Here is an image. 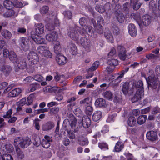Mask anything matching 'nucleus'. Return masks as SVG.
<instances>
[{
	"label": "nucleus",
	"instance_id": "obj_1",
	"mask_svg": "<svg viewBox=\"0 0 160 160\" xmlns=\"http://www.w3.org/2000/svg\"><path fill=\"white\" fill-rule=\"evenodd\" d=\"M72 118L71 119V128L69 129L68 130V136L70 139H75L76 137V133L78 131V128L76 127L77 120L76 118L74 116L71 115Z\"/></svg>",
	"mask_w": 160,
	"mask_h": 160
},
{
	"label": "nucleus",
	"instance_id": "obj_2",
	"mask_svg": "<svg viewBox=\"0 0 160 160\" xmlns=\"http://www.w3.org/2000/svg\"><path fill=\"white\" fill-rule=\"evenodd\" d=\"M78 31L80 34L83 36H89L92 38H95L97 36V34L93 31V28L90 26H86L85 28H80Z\"/></svg>",
	"mask_w": 160,
	"mask_h": 160
},
{
	"label": "nucleus",
	"instance_id": "obj_3",
	"mask_svg": "<svg viewBox=\"0 0 160 160\" xmlns=\"http://www.w3.org/2000/svg\"><path fill=\"white\" fill-rule=\"evenodd\" d=\"M60 22L59 20L57 18H55L53 21H52V20L49 19L48 22H47L45 25L46 29L49 31L54 30L55 27H58L59 26Z\"/></svg>",
	"mask_w": 160,
	"mask_h": 160
},
{
	"label": "nucleus",
	"instance_id": "obj_4",
	"mask_svg": "<svg viewBox=\"0 0 160 160\" xmlns=\"http://www.w3.org/2000/svg\"><path fill=\"white\" fill-rule=\"evenodd\" d=\"M19 45L24 51H27L29 49V40L26 38L22 37L19 40Z\"/></svg>",
	"mask_w": 160,
	"mask_h": 160
},
{
	"label": "nucleus",
	"instance_id": "obj_5",
	"mask_svg": "<svg viewBox=\"0 0 160 160\" xmlns=\"http://www.w3.org/2000/svg\"><path fill=\"white\" fill-rule=\"evenodd\" d=\"M28 58L31 64H36L39 61V58L38 54L33 51H30L28 53Z\"/></svg>",
	"mask_w": 160,
	"mask_h": 160
},
{
	"label": "nucleus",
	"instance_id": "obj_6",
	"mask_svg": "<svg viewBox=\"0 0 160 160\" xmlns=\"http://www.w3.org/2000/svg\"><path fill=\"white\" fill-rule=\"evenodd\" d=\"M38 51L40 54L47 58H51L52 56V53L46 47L40 46L38 47Z\"/></svg>",
	"mask_w": 160,
	"mask_h": 160
},
{
	"label": "nucleus",
	"instance_id": "obj_7",
	"mask_svg": "<svg viewBox=\"0 0 160 160\" xmlns=\"http://www.w3.org/2000/svg\"><path fill=\"white\" fill-rule=\"evenodd\" d=\"M80 42L87 52H89L90 51L91 44L89 39L85 37H82L80 40Z\"/></svg>",
	"mask_w": 160,
	"mask_h": 160
},
{
	"label": "nucleus",
	"instance_id": "obj_8",
	"mask_svg": "<svg viewBox=\"0 0 160 160\" xmlns=\"http://www.w3.org/2000/svg\"><path fill=\"white\" fill-rule=\"evenodd\" d=\"M117 49L120 59L122 60H125L127 57L126 48L123 46L119 45L117 46Z\"/></svg>",
	"mask_w": 160,
	"mask_h": 160
},
{
	"label": "nucleus",
	"instance_id": "obj_9",
	"mask_svg": "<svg viewBox=\"0 0 160 160\" xmlns=\"http://www.w3.org/2000/svg\"><path fill=\"white\" fill-rule=\"evenodd\" d=\"M55 59L58 64L60 66L64 65L68 61L67 58L61 53L56 55Z\"/></svg>",
	"mask_w": 160,
	"mask_h": 160
},
{
	"label": "nucleus",
	"instance_id": "obj_10",
	"mask_svg": "<svg viewBox=\"0 0 160 160\" xmlns=\"http://www.w3.org/2000/svg\"><path fill=\"white\" fill-rule=\"evenodd\" d=\"M12 68L8 65H2L0 66V71L2 74L5 76H7L10 73L12 70Z\"/></svg>",
	"mask_w": 160,
	"mask_h": 160
},
{
	"label": "nucleus",
	"instance_id": "obj_11",
	"mask_svg": "<svg viewBox=\"0 0 160 160\" xmlns=\"http://www.w3.org/2000/svg\"><path fill=\"white\" fill-rule=\"evenodd\" d=\"M68 35L72 40L77 41L78 39V34L75 28H71L68 32Z\"/></svg>",
	"mask_w": 160,
	"mask_h": 160
},
{
	"label": "nucleus",
	"instance_id": "obj_12",
	"mask_svg": "<svg viewBox=\"0 0 160 160\" xmlns=\"http://www.w3.org/2000/svg\"><path fill=\"white\" fill-rule=\"evenodd\" d=\"M92 104V99L89 97H87L80 101L79 102V108L84 109L86 107Z\"/></svg>",
	"mask_w": 160,
	"mask_h": 160
},
{
	"label": "nucleus",
	"instance_id": "obj_13",
	"mask_svg": "<svg viewBox=\"0 0 160 160\" xmlns=\"http://www.w3.org/2000/svg\"><path fill=\"white\" fill-rule=\"evenodd\" d=\"M95 105L97 108H105L107 106L106 100L102 98L97 99L95 101Z\"/></svg>",
	"mask_w": 160,
	"mask_h": 160
},
{
	"label": "nucleus",
	"instance_id": "obj_14",
	"mask_svg": "<svg viewBox=\"0 0 160 160\" xmlns=\"http://www.w3.org/2000/svg\"><path fill=\"white\" fill-rule=\"evenodd\" d=\"M146 136L148 139L152 141H156L158 138L157 132L153 131L148 132L146 134Z\"/></svg>",
	"mask_w": 160,
	"mask_h": 160
},
{
	"label": "nucleus",
	"instance_id": "obj_15",
	"mask_svg": "<svg viewBox=\"0 0 160 160\" xmlns=\"http://www.w3.org/2000/svg\"><path fill=\"white\" fill-rule=\"evenodd\" d=\"M31 38L37 44H45V39L42 36L36 34L34 35H32Z\"/></svg>",
	"mask_w": 160,
	"mask_h": 160
},
{
	"label": "nucleus",
	"instance_id": "obj_16",
	"mask_svg": "<svg viewBox=\"0 0 160 160\" xmlns=\"http://www.w3.org/2000/svg\"><path fill=\"white\" fill-rule=\"evenodd\" d=\"M126 122L128 126L133 127L136 123V120L134 117L132 115H129L128 117Z\"/></svg>",
	"mask_w": 160,
	"mask_h": 160
},
{
	"label": "nucleus",
	"instance_id": "obj_17",
	"mask_svg": "<svg viewBox=\"0 0 160 160\" xmlns=\"http://www.w3.org/2000/svg\"><path fill=\"white\" fill-rule=\"evenodd\" d=\"M16 64L17 67L20 69H24L27 68L26 60L24 59H18L17 61Z\"/></svg>",
	"mask_w": 160,
	"mask_h": 160
},
{
	"label": "nucleus",
	"instance_id": "obj_18",
	"mask_svg": "<svg viewBox=\"0 0 160 160\" xmlns=\"http://www.w3.org/2000/svg\"><path fill=\"white\" fill-rule=\"evenodd\" d=\"M82 123L83 127L84 128H88L91 123L90 118L88 116H84L82 119Z\"/></svg>",
	"mask_w": 160,
	"mask_h": 160
},
{
	"label": "nucleus",
	"instance_id": "obj_19",
	"mask_svg": "<svg viewBox=\"0 0 160 160\" xmlns=\"http://www.w3.org/2000/svg\"><path fill=\"white\" fill-rule=\"evenodd\" d=\"M144 92L142 91H137L134 96L132 98V101L133 102H136L140 100L144 95Z\"/></svg>",
	"mask_w": 160,
	"mask_h": 160
},
{
	"label": "nucleus",
	"instance_id": "obj_20",
	"mask_svg": "<svg viewBox=\"0 0 160 160\" xmlns=\"http://www.w3.org/2000/svg\"><path fill=\"white\" fill-rule=\"evenodd\" d=\"M22 90L19 88H16L9 92L8 94V97L14 98L18 96L21 92Z\"/></svg>",
	"mask_w": 160,
	"mask_h": 160
},
{
	"label": "nucleus",
	"instance_id": "obj_21",
	"mask_svg": "<svg viewBox=\"0 0 160 160\" xmlns=\"http://www.w3.org/2000/svg\"><path fill=\"white\" fill-rule=\"evenodd\" d=\"M128 32L133 37L137 35V30L135 25L133 24H130L128 26Z\"/></svg>",
	"mask_w": 160,
	"mask_h": 160
},
{
	"label": "nucleus",
	"instance_id": "obj_22",
	"mask_svg": "<svg viewBox=\"0 0 160 160\" xmlns=\"http://www.w3.org/2000/svg\"><path fill=\"white\" fill-rule=\"evenodd\" d=\"M132 86L138 89L137 91H142L144 92L143 84L142 81L139 80L138 82L135 81L133 82Z\"/></svg>",
	"mask_w": 160,
	"mask_h": 160
},
{
	"label": "nucleus",
	"instance_id": "obj_23",
	"mask_svg": "<svg viewBox=\"0 0 160 160\" xmlns=\"http://www.w3.org/2000/svg\"><path fill=\"white\" fill-rule=\"evenodd\" d=\"M151 18L150 15L146 14L142 17V22L143 25L145 26H148L151 23Z\"/></svg>",
	"mask_w": 160,
	"mask_h": 160
},
{
	"label": "nucleus",
	"instance_id": "obj_24",
	"mask_svg": "<svg viewBox=\"0 0 160 160\" xmlns=\"http://www.w3.org/2000/svg\"><path fill=\"white\" fill-rule=\"evenodd\" d=\"M57 35L56 32H53L47 34L46 36V40L49 42H53L57 40Z\"/></svg>",
	"mask_w": 160,
	"mask_h": 160
},
{
	"label": "nucleus",
	"instance_id": "obj_25",
	"mask_svg": "<svg viewBox=\"0 0 160 160\" xmlns=\"http://www.w3.org/2000/svg\"><path fill=\"white\" fill-rule=\"evenodd\" d=\"M35 31L39 34H42L44 31V25L42 23L35 24Z\"/></svg>",
	"mask_w": 160,
	"mask_h": 160
},
{
	"label": "nucleus",
	"instance_id": "obj_26",
	"mask_svg": "<svg viewBox=\"0 0 160 160\" xmlns=\"http://www.w3.org/2000/svg\"><path fill=\"white\" fill-rule=\"evenodd\" d=\"M69 52L73 55H76L78 53V50L75 44L71 43L69 44Z\"/></svg>",
	"mask_w": 160,
	"mask_h": 160
},
{
	"label": "nucleus",
	"instance_id": "obj_27",
	"mask_svg": "<svg viewBox=\"0 0 160 160\" xmlns=\"http://www.w3.org/2000/svg\"><path fill=\"white\" fill-rule=\"evenodd\" d=\"M54 126L53 122L49 121L43 125L42 128L44 131H48L52 129Z\"/></svg>",
	"mask_w": 160,
	"mask_h": 160
},
{
	"label": "nucleus",
	"instance_id": "obj_28",
	"mask_svg": "<svg viewBox=\"0 0 160 160\" xmlns=\"http://www.w3.org/2000/svg\"><path fill=\"white\" fill-rule=\"evenodd\" d=\"M102 116V113L99 111H96L93 114L92 119L94 122H97L99 120Z\"/></svg>",
	"mask_w": 160,
	"mask_h": 160
},
{
	"label": "nucleus",
	"instance_id": "obj_29",
	"mask_svg": "<svg viewBox=\"0 0 160 160\" xmlns=\"http://www.w3.org/2000/svg\"><path fill=\"white\" fill-rule=\"evenodd\" d=\"M1 33L3 37L7 40L10 39L12 37V34L11 32L7 30H2Z\"/></svg>",
	"mask_w": 160,
	"mask_h": 160
},
{
	"label": "nucleus",
	"instance_id": "obj_30",
	"mask_svg": "<svg viewBox=\"0 0 160 160\" xmlns=\"http://www.w3.org/2000/svg\"><path fill=\"white\" fill-rule=\"evenodd\" d=\"M8 58L14 64L15 63V62H17V61L19 59L18 58L16 53L13 51H10Z\"/></svg>",
	"mask_w": 160,
	"mask_h": 160
},
{
	"label": "nucleus",
	"instance_id": "obj_31",
	"mask_svg": "<svg viewBox=\"0 0 160 160\" xmlns=\"http://www.w3.org/2000/svg\"><path fill=\"white\" fill-rule=\"evenodd\" d=\"M123 148L124 145L122 142L119 141L116 143L114 150L115 152H118L121 151Z\"/></svg>",
	"mask_w": 160,
	"mask_h": 160
},
{
	"label": "nucleus",
	"instance_id": "obj_32",
	"mask_svg": "<svg viewBox=\"0 0 160 160\" xmlns=\"http://www.w3.org/2000/svg\"><path fill=\"white\" fill-rule=\"evenodd\" d=\"M104 35L108 42L112 43L114 42V38L111 32L109 31L108 32H104Z\"/></svg>",
	"mask_w": 160,
	"mask_h": 160
},
{
	"label": "nucleus",
	"instance_id": "obj_33",
	"mask_svg": "<svg viewBox=\"0 0 160 160\" xmlns=\"http://www.w3.org/2000/svg\"><path fill=\"white\" fill-rule=\"evenodd\" d=\"M115 17L118 21L120 23H122L125 19V16L124 14L122 13H116L114 15Z\"/></svg>",
	"mask_w": 160,
	"mask_h": 160
},
{
	"label": "nucleus",
	"instance_id": "obj_34",
	"mask_svg": "<svg viewBox=\"0 0 160 160\" xmlns=\"http://www.w3.org/2000/svg\"><path fill=\"white\" fill-rule=\"evenodd\" d=\"M147 118V115H142L139 116L137 119V122L139 125H142L146 122Z\"/></svg>",
	"mask_w": 160,
	"mask_h": 160
},
{
	"label": "nucleus",
	"instance_id": "obj_35",
	"mask_svg": "<svg viewBox=\"0 0 160 160\" xmlns=\"http://www.w3.org/2000/svg\"><path fill=\"white\" fill-rule=\"evenodd\" d=\"M3 5L7 9H12L14 6L12 2L9 0H5L3 2Z\"/></svg>",
	"mask_w": 160,
	"mask_h": 160
},
{
	"label": "nucleus",
	"instance_id": "obj_36",
	"mask_svg": "<svg viewBox=\"0 0 160 160\" xmlns=\"http://www.w3.org/2000/svg\"><path fill=\"white\" fill-rule=\"evenodd\" d=\"M129 87V83L125 82L123 84L122 87V91L124 95H126L128 94Z\"/></svg>",
	"mask_w": 160,
	"mask_h": 160
},
{
	"label": "nucleus",
	"instance_id": "obj_37",
	"mask_svg": "<svg viewBox=\"0 0 160 160\" xmlns=\"http://www.w3.org/2000/svg\"><path fill=\"white\" fill-rule=\"evenodd\" d=\"M54 52L56 55L60 53L62 49L59 42H56V43L54 46Z\"/></svg>",
	"mask_w": 160,
	"mask_h": 160
},
{
	"label": "nucleus",
	"instance_id": "obj_38",
	"mask_svg": "<svg viewBox=\"0 0 160 160\" xmlns=\"http://www.w3.org/2000/svg\"><path fill=\"white\" fill-rule=\"evenodd\" d=\"M71 115H72L73 116H74L73 114H70L69 115V118L70 119V121L68 119L66 118L65 119L63 123V127L65 128H67L69 126L71 127V119L72 118V116H70Z\"/></svg>",
	"mask_w": 160,
	"mask_h": 160
},
{
	"label": "nucleus",
	"instance_id": "obj_39",
	"mask_svg": "<svg viewBox=\"0 0 160 160\" xmlns=\"http://www.w3.org/2000/svg\"><path fill=\"white\" fill-rule=\"evenodd\" d=\"M138 0H131V3L133 6L134 10H138L140 7L141 4L138 3Z\"/></svg>",
	"mask_w": 160,
	"mask_h": 160
},
{
	"label": "nucleus",
	"instance_id": "obj_40",
	"mask_svg": "<svg viewBox=\"0 0 160 160\" xmlns=\"http://www.w3.org/2000/svg\"><path fill=\"white\" fill-rule=\"evenodd\" d=\"M107 63L109 65L115 67L118 64L119 62L117 59L111 58L108 60Z\"/></svg>",
	"mask_w": 160,
	"mask_h": 160
},
{
	"label": "nucleus",
	"instance_id": "obj_41",
	"mask_svg": "<svg viewBox=\"0 0 160 160\" xmlns=\"http://www.w3.org/2000/svg\"><path fill=\"white\" fill-rule=\"evenodd\" d=\"M22 140V143H21L20 146L22 148H27L31 143V141L28 139H24L23 138Z\"/></svg>",
	"mask_w": 160,
	"mask_h": 160
},
{
	"label": "nucleus",
	"instance_id": "obj_42",
	"mask_svg": "<svg viewBox=\"0 0 160 160\" xmlns=\"http://www.w3.org/2000/svg\"><path fill=\"white\" fill-rule=\"evenodd\" d=\"M59 108L58 107H55L53 108H49V113L51 115L56 116L59 111Z\"/></svg>",
	"mask_w": 160,
	"mask_h": 160
},
{
	"label": "nucleus",
	"instance_id": "obj_43",
	"mask_svg": "<svg viewBox=\"0 0 160 160\" xmlns=\"http://www.w3.org/2000/svg\"><path fill=\"white\" fill-rule=\"evenodd\" d=\"M65 17L68 19H71L72 17V14L71 11L67 10L63 11L62 12Z\"/></svg>",
	"mask_w": 160,
	"mask_h": 160
},
{
	"label": "nucleus",
	"instance_id": "obj_44",
	"mask_svg": "<svg viewBox=\"0 0 160 160\" xmlns=\"http://www.w3.org/2000/svg\"><path fill=\"white\" fill-rule=\"evenodd\" d=\"M104 97L106 99L112 100L113 95L112 92L110 91H106L103 94Z\"/></svg>",
	"mask_w": 160,
	"mask_h": 160
},
{
	"label": "nucleus",
	"instance_id": "obj_45",
	"mask_svg": "<svg viewBox=\"0 0 160 160\" xmlns=\"http://www.w3.org/2000/svg\"><path fill=\"white\" fill-rule=\"evenodd\" d=\"M14 14L15 12L12 9H7L3 15L5 17L8 18L14 15Z\"/></svg>",
	"mask_w": 160,
	"mask_h": 160
},
{
	"label": "nucleus",
	"instance_id": "obj_46",
	"mask_svg": "<svg viewBox=\"0 0 160 160\" xmlns=\"http://www.w3.org/2000/svg\"><path fill=\"white\" fill-rule=\"evenodd\" d=\"M85 109L86 114L88 116H91L93 111V108L92 106V104L88 105L85 108Z\"/></svg>",
	"mask_w": 160,
	"mask_h": 160
},
{
	"label": "nucleus",
	"instance_id": "obj_47",
	"mask_svg": "<svg viewBox=\"0 0 160 160\" xmlns=\"http://www.w3.org/2000/svg\"><path fill=\"white\" fill-rule=\"evenodd\" d=\"M98 146L101 149L104 150H106L109 149L108 145L105 142H101L98 143Z\"/></svg>",
	"mask_w": 160,
	"mask_h": 160
},
{
	"label": "nucleus",
	"instance_id": "obj_48",
	"mask_svg": "<svg viewBox=\"0 0 160 160\" xmlns=\"http://www.w3.org/2000/svg\"><path fill=\"white\" fill-rule=\"evenodd\" d=\"M95 9L99 13H103L105 11L103 6L100 4H97L95 7Z\"/></svg>",
	"mask_w": 160,
	"mask_h": 160
},
{
	"label": "nucleus",
	"instance_id": "obj_49",
	"mask_svg": "<svg viewBox=\"0 0 160 160\" xmlns=\"http://www.w3.org/2000/svg\"><path fill=\"white\" fill-rule=\"evenodd\" d=\"M99 65V62L96 61L92 64L91 67L89 68V70L91 71H94L97 69Z\"/></svg>",
	"mask_w": 160,
	"mask_h": 160
},
{
	"label": "nucleus",
	"instance_id": "obj_50",
	"mask_svg": "<svg viewBox=\"0 0 160 160\" xmlns=\"http://www.w3.org/2000/svg\"><path fill=\"white\" fill-rule=\"evenodd\" d=\"M111 29L114 35H117L120 33V30L118 27L116 25H113Z\"/></svg>",
	"mask_w": 160,
	"mask_h": 160
},
{
	"label": "nucleus",
	"instance_id": "obj_51",
	"mask_svg": "<svg viewBox=\"0 0 160 160\" xmlns=\"http://www.w3.org/2000/svg\"><path fill=\"white\" fill-rule=\"evenodd\" d=\"M148 86H151V84L149 83V82L152 83L154 82L155 80V78L153 76H148V78L146 77H145Z\"/></svg>",
	"mask_w": 160,
	"mask_h": 160
},
{
	"label": "nucleus",
	"instance_id": "obj_52",
	"mask_svg": "<svg viewBox=\"0 0 160 160\" xmlns=\"http://www.w3.org/2000/svg\"><path fill=\"white\" fill-rule=\"evenodd\" d=\"M23 138L21 137H16L14 139V145L15 147L18 146V145L20 146Z\"/></svg>",
	"mask_w": 160,
	"mask_h": 160
},
{
	"label": "nucleus",
	"instance_id": "obj_53",
	"mask_svg": "<svg viewBox=\"0 0 160 160\" xmlns=\"http://www.w3.org/2000/svg\"><path fill=\"white\" fill-rule=\"evenodd\" d=\"M121 6L119 4H117L115 6L114 9V14H116V13H122V12Z\"/></svg>",
	"mask_w": 160,
	"mask_h": 160
},
{
	"label": "nucleus",
	"instance_id": "obj_54",
	"mask_svg": "<svg viewBox=\"0 0 160 160\" xmlns=\"http://www.w3.org/2000/svg\"><path fill=\"white\" fill-rule=\"evenodd\" d=\"M49 8L47 6H44L42 7L40 9V12L42 14H44L48 12Z\"/></svg>",
	"mask_w": 160,
	"mask_h": 160
},
{
	"label": "nucleus",
	"instance_id": "obj_55",
	"mask_svg": "<svg viewBox=\"0 0 160 160\" xmlns=\"http://www.w3.org/2000/svg\"><path fill=\"white\" fill-rule=\"evenodd\" d=\"M74 113L76 116L78 117H81L82 115V112L81 109L76 108L74 110Z\"/></svg>",
	"mask_w": 160,
	"mask_h": 160
},
{
	"label": "nucleus",
	"instance_id": "obj_56",
	"mask_svg": "<svg viewBox=\"0 0 160 160\" xmlns=\"http://www.w3.org/2000/svg\"><path fill=\"white\" fill-rule=\"evenodd\" d=\"M63 99V94L62 93L60 92L56 94L55 98L54 100L56 99L58 101H61Z\"/></svg>",
	"mask_w": 160,
	"mask_h": 160
},
{
	"label": "nucleus",
	"instance_id": "obj_57",
	"mask_svg": "<svg viewBox=\"0 0 160 160\" xmlns=\"http://www.w3.org/2000/svg\"><path fill=\"white\" fill-rule=\"evenodd\" d=\"M34 95L33 94H30L27 98V104L28 105H30L33 102Z\"/></svg>",
	"mask_w": 160,
	"mask_h": 160
},
{
	"label": "nucleus",
	"instance_id": "obj_58",
	"mask_svg": "<svg viewBox=\"0 0 160 160\" xmlns=\"http://www.w3.org/2000/svg\"><path fill=\"white\" fill-rule=\"evenodd\" d=\"M12 113V110L9 109L6 112V114L4 115L2 117L4 118H9L11 117Z\"/></svg>",
	"mask_w": 160,
	"mask_h": 160
},
{
	"label": "nucleus",
	"instance_id": "obj_59",
	"mask_svg": "<svg viewBox=\"0 0 160 160\" xmlns=\"http://www.w3.org/2000/svg\"><path fill=\"white\" fill-rule=\"evenodd\" d=\"M116 53V51L114 48H113L111 49L110 52L108 54V58H111L112 57L115 56Z\"/></svg>",
	"mask_w": 160,
	"mask_h": 160
},
{
	"label": "nucleus",
	"instance_id": "obj_60",
	"mask_svg": "<svg viewBox=\"0 0 160 160\" xmlns=\"http://www.w3.org/2000/svg\"><path fill=\"white\" fill-rule=\"evenodd\" d=\"M33 79L36 81L41 82L43 80V78L41 75L38 74L34 76Z\"/></svg>",
	"mask_w": 160,
	"mask_h": 160
},
{
	"label": "nucleus",
	"instance_id": "obj_61",
	"mask_svg": "<svg viewBox=\"0 0 160 160\" xmlns=\"http://www.w3.org/2000/svg\"><path fill=\"white\" fill-rule=\"evenodd\" d=\"M95 29L97 33L101 34L103 33V28L102 26H98L96 27Z\"/></svg>",
	"mask_w": 160,
	"mask_h": 160
},
{
	"label": "nucleus",
	"instance_id": "obj_62",
	"mask_svg": "<svg viewBox=\"0 0 160 160\" xmlns=\"http://www.w3.org/2000/svg\"><path fill=\"white\" fill-rule=\"evenodd\" d=\"M2 160H13L12 156L10 154H4L2 158Z\"/></svg>",
	"mask_w": 160,
	"mask_h": 160
},
{
	"label": "nucleus",
	"instance_id": "obj_63",
	"mask_svg": "<svg viewBox=\"0 0 160 160\" xmlns=\"http://www.w3.org/2000/svg\"><path fill=\"white\" fill-rule=\"evenodd\" d=\"M97 20L98 26H102V24L104 23L103 18L101 15L98 17Z\"/></svg>",
	"mask_w": 160,
	"mask_h": 160
},
{
	"label": "nucleus",
	"instance_id": "obj_64",
	"mask_svg": "<svg viewBox=\"0 0 160 160\" xmlns=\"http://www.w3.org/2000/svg\"><path fill=\"white\" fill-rule=\"evenodd\" d=\"M109 126L107 125H105L102 127V129L101 131V132L103 134H105L108 132L109 131Z\"/></svg>",
	"mask_w": 160,
	"mask_h": 160
}]
</instances>
